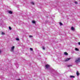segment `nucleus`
Wrapping results in <instances>:
<instances>
[{
  "mask_svg": "<svg viewBox=\"0 0 80 80\" xmlns=\"http://www.w3.org/2000/svg\"><path fill=\"white\" fill-rule=\"evenodd\" d=\"M71 29L72 30H75V28H74L73 27H71Z\"/></svg>",
  "mask_w": 80,
  "mask_h": 80,
  "instance_id": "9b49d317",
  "label": "nucleus"
},
{
  "mask_svg": "<svg viewBox=\"0 0 80 80\" xmlns=\"http://www.w3.org/2000/svg\"><path fill=\"white\" fill-rule=\"evenodd\" d=\"M60 25H61V26H62V25H63V24L61 22H60Z\"/></svg>",
  "mask_w": 80,
  "mask_h": 80,
  "instance_id": "f8f14e48",
  "label": "nucleus"
},
{
  "mask_svg": "<svg viewBox=\"0 0 80 80\" xmlns=\"http://www.w3.org/2000/svg\"><path fill=\"white\" fill-rule=\"evenodd\" d=\"M32 23H34V24L36 23V22H35V21H32Z\"/></svg>",
  "mask_w": 80,
  "mask_h": 80,
  "instance_id": "9d476101",
  "label": "nucleus"
},
{
  "mask_svg": "<svg viewBox=\"0 0 80 80\" xmlns=\"http://www.w3.org/2000/svg\"><path fill=\"white\" fill-rule=\"evenodd\" d=\"M70 60V58H67L65 60V62H67L68 61V60Z\"/></svg>",
  "mask_w": 80,
  "mask_h": 80,
  "instance_id": "20e7f679",
  "label": "nucleus"
},
{
  "mask_svg": "<svg viewBox=\"0 0 80 80\" xmlns=\"http://www.w3.org/2000/svg\"><path fill=\"white\" fill-rule=\"evenodd\" d=\"M31 4H32V5H34V2H31Z\"/></svg>",
  "mask_w": 80,
  "mask_h": 80,
  "instance_id": "f3484780",
  "label": "nucleus"
},
{
  "mask_svg": "<svg viewBox=\"0 0 80 80\" xmlns=\"http://www.w3.org/2000/svg\"><path fill=\"white\" fill-rule=\"evenodd\" d=\"M14 48H15V47L12 46L11 48V49L10 50L11 52H14Z\"/></svg>",
  "mask_w": 80,
  "mask_h": 80,
  "instance_id": "f03ea898",
  "label": "nucleus"
},
{
  "mask_svg": "<svg viewBox=\"0 0 80 80\" xmlns=\"http://www.w3.org/2000/svg\"><path fill=\"white\" fill-rule=\"evenodd\" d=\"M70 66H72V65H68V67H70Z\"/></svg>",
  "mask_w": 80,
  "mask_h": 80,
  "instance_id": "5701e85b",
  "label": "nucleus"
},
{
  "mask_svg": "<svg viewBox=\"0 0 80 80\" xmlns=\"http://www.w3.org/2000/svg\"><path fill=\"white\" fill-rule=\"evenodd\" d=\"M8 13H9L10 14H12V13H13V12H12V11H8Z\"/></svg>",
  "mask_w": 80,
  "mask_h": 80,
  "instance_id": "39448f33",
  "label": "nucleus"
},
{
  "mask_svg": "<svg viewBox=\"0 0 80 80\" xmlns=\"http://www.w3.org/2000/svg\"><path fill=\"white\" fill-rule=\"evenodd\" d=\"M42 49L45 50V47H42Z\"/></svg>",
  "mask_w": 80,
  "mask_h": 80,
  "instance_id": "6ab92c4d",
  "label": "nucleus"
},
{
  "mask_svg": "<svg viewBox=\"0 0 80 80\" xmlns=\"http://www.w3.org/2000/svg\"><path fill=\"white\" fill-rule=\"evenodd\" d=\"M75 3L76 4H78V2H75Z\"/></svg>",
  "mask_w": 80,
  "mask_h": 80,
  "instance_id": "aec40b11",
  "label": "nucleus"
},
{
  "mask_svg": "<svg viewBox=\"0 0 80 80\" xmlns=\"http://www.w3.org/2000/svg\"><path fill=\"white\" fill-rule=\"evenodd\" d=\"M78 43L79 45H80V42H78Z\"/></svg>",
  "mask_w": 80,
  "mask_h": 80,
  "instance_id": "4be33fe9",
  "label": "nucleus"
},
{
  "mask_svg": "<svg viewBox=\"0 0 80 80\" xmlns=\"http://www.w3.org/2000/svg\"><path fill=\"white\" fill-rule=\"evenodd\" d=\"M79 62H80V58H76L75 60V63L78 64Z\"/></svg>",
  "mask_w": 80,
  "mask_h": 80,
  "instance_id": "f257e3e1",
  "label": "nucleus"
},
{
  "mask_svg": "<svg viewBox=\"0 0 80 80\" xmlns=\"http://www.w3.org/2000/svg\"><path fill=\"white\" fill-rule=\"evenodd\" d=\"M30 50H31V51H33V48H30Z\"/></svg>",
  "mask_w": 80,
  "mask_h": 80,
  "instance_id": "4468645a",
  "label": "nucleus"
},
{
  "mask_svg": "<svg viewBox=\"0 0 80 80\" xmlns=\"http://www.w3.org/2000/svg\"><path fill=\"white\" fill-rule=\"evenodd\" d=\"M45 67L46 69H48V68H50V65L47 64L45 65Z\"/></svg>",
  "mask_w": 80,
  "mask_h": 80,
  "instance_id": "7ed1b4c3",
  "label": "nucleus"
},
{
  "mask_svg": "<svg viewBox=\"0 0 80 80\" xmlns=\"http://www.w3.org/2000/svg\"><path fill=\"white\" fill-rule=\"evenodd\" d=\"M9 30H12V28L10 27H9Z\"/></svg>",
  "mask_w": 80,
  "mask_h": 80,
  "instance_id": "2eb2a0df",
  "label": "nucleus"
},
{
  "mask_svg": "<svg viewBox=\"0 0 80 80\" xmlns=\"http://www.w3.org/2000/svg\"><path fill=\"white\" fill-rule=\"evenodd\" d=\"M64 55H68V53H67V52H65L64 53Z\"/></svg>",
  "mask_w": 80,
  "mask_h": 80,
  "instance_id": "1a4fd4ad",
  "label": "nucleus"
},
{
  "mask_svg": "<svg viewBox=\"0 0 80 80\" xmlns=\"http://www.w3.org/2000/svg\"><path fill=\"white\" fill-rule=\"evenodd\" d=\"M76 74L77 76H78L79 75V73L78 71H77L76 72Z\"/></svg>",
  "mask_w": 80,
  "mask_h": 80,
  "instance_id": "0eeeda50",
  "label": "nucleus"
},
{
  "mask_svg": "<svg viewBox=\"0 0 80 80\" xmlns=\"http://www.w3.org/2000/svg\"><path fill=\"white\" fill-rule=\"evenodd\" d=\"M29 37L30 38H32V37H33V36H32V35H30L29 36Z\"/></svg>",
  "mask_w": 80,
  "mask_h": 80,
  "instance_id": "ddd939ff",
  "label": "nucleus"
},
{
  "mask_svg": "<svg viewBox=\"0 0 80 80\" xmlns=\"http://www.w3.org/2000/svg\"><path fill=\"white\" fill-rule=\"evenodd\" d=\"M75 50H76V51H79L78 49L77 48H75Z\"/></svg>",
  "mask_w": 80,
  "mask_h": 80,
  "instance_id": "6e6552de",
  "label": "nucleus"
},
{
  "mask_svg": "<svg viewBox=\"0 0 80 80\" xmlns=\"http://www.w3.org/2000/svg\"><path fill=\"white\" fill-rule=\"evenodd\" d=\"M18 66V64H17V65H16V66Z\"/></svg>",
  "mask_w": 80,
  "mask_h": 80,
  "instance_id": "b1692460",
  "label": "nucleus"
},
{
  "mask_svg": "<svg viewBox=\"0 0 80 80\" xmlns=\"http://www.w3.org/2000/svg\"><path fill=\"white\" fill-rule=\"evenodd\" d=\"M16 40H19V38H16Z\"/></svg>",
  "mask_w": 80,
  "mask_h": 80,
  "instance_id": "dca6fc26",
  "label": "nucleus"
},
{
  "mask_svg": "<svg viewBox=\"0 0 80 80\" xmlns=\"http://www.w3.org/2000/svg\"><path fill=\"white\" fill-rule=\"evenodd\" d=\"M1 53H2V51L1 50H0V55L1 54Z\"/></svg>",
  "mask_w": 80,
  "mask_h": 80,
  "instance_id": "412c9836",
  "label": "nucleus"
},
{
  "mask_svg": "<svg viewBox=\"0 0 80 80\" xmlns=\"http://www.w3.org/2000/svg\"><path fill=\"white\" fill-rule=\"evenodd\" d=\"M2 35H5V33H4V32H2Z\"/></svg>",
  "mask_w": 80,
  "mask_h": 80,
  "instance_id": "a211bd4d",
  "label": "nucleus"
},
{
  "mask_svg": "<svg viewBox=\"0 0 80 80\" xmlns=\"http://www.w3.org/2000/svg\"><path fill=\"white\" fill-rule=\"evenodd\" d=\"M70 78H75V76L71 75L70 76Z\"/></svg>",
  "mask_w": 80,
  "mask_h": 80,
  "instance_id": "423d86ee",
  "label": "nucleus"
}]
</instances>
